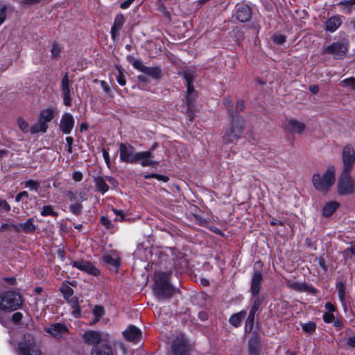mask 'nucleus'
I'll list each match as a JSON object with an SVG mask.
<instances>
[{"mask_svg": "<svg viewBox=\"0 0 355 355\" xmlns=\"http://www.w3.org/2000/svg\"><path fill=\"white\" fill-rule=\"evenodd\" d=\"M245 108V103L243 100H239L236 102V109L238 112L243 111Z\"/></svg>", "mask_w": 355, "mask_h": 355, "instance_id": "nucleus-63", "label": "nucleus"}, {"mask_svg": "<svg viewBox=\"0 0 355 355\" xmlns=\"http://www.w3.org/2000/svg\"><path fill=\"white\" fill-rule=\"evenodd\" d=\"M62 47L59 44H53L51 49V57L53 58H58L61 52Z\"/></svg>", "mask_w": 355, "mask_h": 355, "instance_id": "nucleus-43", "label": "nucleus"}, {"mask_svg": "<svg viewBox=\"0 0 355 355\" xmlns=\"http://www.w3.org/2000/svg\"><path fill=\"white\" fill-rule=\"evenodd\" d=\"M76 192L77 194L78 201L79 203H81L82 202L87 200V192L86 191L82 190Z\"/></svg>", "mask_w": 355, "mask_h": 355, "instance_id": "nucleus-47", "label": "nucleus"}, {"mask_svg": "<svg viewBox=\"0 0 355 355\" xmlns=\"http://www.w3.org/2000/svg\"><path fill=\"white\" fill-rule=\"evenodd\" d=\"M23 315L20 312H16L12 315V320L14 322H19L22 319Z\"/></svg>", "mask_w": 355, "mask_h": 355, "instance_id": "nucleus-57", "label": "nucleus"}, {"mask_svg": "<svg viewBox=\"0 0 355 355\" xmlns=\"http://www.w3.org/2000/svg\"><path fill=\"white\" fill-rule=\"evenodd\" d=\"M17 226V224L14 223H3L0 226V231H14V227Z\"/></svg>", "mask_w": 355, "mask_h": 355, "instance_id": "nucleus-50", "label": "nucleus"}, {"mask_svg": "<svg viewBox=\"0 0 355 355\" xmlns=\"http://www.w3.org/2000/svg\"><path fill=\"white\" fill-rule=\"evenodd\" d=\"M45 331L53 337L60 338L64 336L68 333V328L63 323L56 322L45 327Z\"/></svg>", "mask_w": 355, "mask_h": 355, "instance_id": "nucleus-14", "label": "nucleus"}, {"mask_svg": "<svg viewBox=\"0 0 355 355\" xmlns=\"http://www.w3.org/2000/svg\"><path fill=\"white\" fill-rule=\"evenodd\" d=\"M25 187L31 190L37 191L40 187V184L37 182L30 180L25 182Z\"/></svg>", "mask_w": 355, "mask_h": 355, "instance_id": "nucleus-45", "label": "nucleus"}, {"mask_svg": "<svg viewBox=\"0 0 355 355\" xmlns=\"http://www.w3.org/2000/svg\"><path fill=\"white\" fill-rule=\"evenodd\" d=\"M347 343L351 347H355V335L349 337L347 340Z\"/></svg>", "mask_w": 355, "mask_h": 355, "instance_id": "nucleus-64", "label": "nucleus"}, {"mask_svg": "<svg viewBox=\"0 0 355 355\" xmlns=\"http://www.w3.org/2000/svg\"><path fill=\"white\" fill-rule=\"evenodd\" d=\"M7 6H3L0 9V26L6 21L7 17Z\"/></svg>", "mask_w": 355, "mask_h": 355, "instance_id": "nucleus-48", "label": "nucleus"}, {"mask_svg": "<svg viewBox=\"0 0 355 355\" xmlns=\"http://www.w3.org/2000/svg\"><path fill=\"white\" fill-rule=\"evenodd\" d=\"M69 302L73 308V314L76 317L78 316L80 313V309L78 306V299L76 297H71V300L69 299Z\"/></svg>", "mask_w": 355, "mask_h": 355, "instance_id": "nucleus-41", "label": "nucleus"}, {"mask_svg": "<svg viewBox=\"0 0 355 355\" xmlns=\"http://www.w3.org/2000/svg\"><path fill=\"white\" fill-rule=\"evenodd\" d=\"M335 316L333 313H325L323 315V320L327 323H331L334 321Z\"/></svg>", "mask_w": 355, "mask_h": 355, "instance_id": "nucleus-52", "label": "nucleus"}, {"mask_svg": "<svg viewBox=\"0 0 355 355\" xmlns=\"http://www.w3.org/2000/svg\"><path fill=\"white\" fill-rule=\"evenodd\" d=\"M125 23V18L123 14H117L114 18V24L111 28V36L115 40L119 35V31Z\"/></svg>", "mask_w": 355, "mask_h": 355, "instance_id": "nucleus-24", "label": "nucleus"}, {"mask_svg": "<svg viewBox=\"0 0 355 355\" xmlns=\"http://www.w3.org/2000/svg\"><path fill=\"white\" fill-rule=\"evenodd\" d=\"M196 98V94L187 95L186 96V104L187 110L186 114L189 118L190 121H193L195 117L196 107L194 105V101Z\"/></svg>", "mask_w": 355, "mask_h": 355, "instance_id": "nucleus-25", "label": "nucleus"}, {"mask_svg": "<svg viewBox=\"0 0 355 355\" xmlns=\"http://www.w3.org/2000/svg\"><path fill=\"white\" fill-rule=\"evenodd\" d=\"M104 309L101 306H95L93 309V314L94 315V322H97L100 318L104 315Z\"/></svg>", "mask_w": 355, "mask_h": 355, "instance_id": "nucleus-38", "label": "nucleus"}, {"mask_svg": "<svg viewBox=\"0 0 355 355\" xmlns=\"http://www.w3.org/2000/svg\"><path fill=\"white\" fill-rule=\"evenodd\" d=\"M188 351L187 342L183 338L177 339L172 345V353L173 355H186Z\"/></svg>", "mask_w": 355, "mask_h": 355, "instance_id": "nucleus-19", "label": "nucleus"}, {"mask_svg": "<svg viewBox=\"0 0 355 355\" xmlns=\"http://www.w3.org/2000/svg\"><path fill=\"white\" fill-rule=\"evenodd\" d=\"M60 291L63 293L64 298L67 300H69V297H72L73 293V289L66 284H63L60 287Z\"/></svg>", "mask_w": 355, "mask_h": 355, "instance_id": "nucleus-40", "label": "nucleus"}, {"mask_svg": "<svg viewBox=\"0 0 355 355\" xmlns=\"http://www.w3.org/2000/svg\"><path fill=\"white\" fill-rule=\"evenodd\" d=\"M261 300L259 297H257L253 302L246 322V325L249 326L250 329L253 327L255 313L261 306Z\"/></svg>", "mask_w": 355, "mask_h": 355, "instance_id": "nucleus-26", "label": "nucleus"}, {"mask_svg": "<svg viewBox=\"0 0 355 355\" xmlns=\"http://www.w3.org/2000/svg\"><path fill=\"white\" fill-rule=\"evenodd\" d=\"M288 286L290 288L300 292L305 291L306 288L304 284L297 282L290 283Z\"/></svg>", "mask_w": 355, "mask_h": 355, "instance_id": "nucleus-46", "label": "nucleus"}, {"mask_svg": "<svg viewBox=\"0 0 355 355\" xmlns=\"http://www.w3.org/2000/svg\"><path fill=\"white\" fill-rule=\"evenodd\" d=\"M302 328L306 333H312L316 329V325L313 322H309L302 324Z\"/></svg>", "mask_w": 355, "mask_h": 355, "instance_id": "nucleus-44", "label": "nucleus"}, {"mask_svg": "<svg viewBox=\"0 0 355 355\" xmlns=\"http://www.w3.org/2000/svg\"><path fill=\"white\" fill-rule=\"evenodd\" d=\"M17 123L19 127V128L23 132H28L30 131L31 128H29V125L28 122L23 118L19 117L17 119Z\"/></svg>", "mask_w": 355, "mask_h": 355, "instance_id": "nucleus-37", "label": "nucleus"}, {"mask_svg": "<svg viewBox=\"0 0 355 355\" xmlns=\"http://www.w3.org/2000/svg\"><path fill=\"white\" fill-rule=\"evenodd\" d=\"M138 162H139L143 167L154 166L157 164V162L154 160L152 150L137 152L136 163Z\"/></svg>", "mask_w": 355, "mask_h": 355, "instance_id": "nucleus-13", "label": "nucleus"}, {"mask_svg": "<svg viewBox=\"0 0 355 355\" xmlns=\"http://www.w3.org/2000/svg\"><path fill=\"white\" fill-rule=\"evenodd\" d=\"M96 190L104 194L109 189V187L106 183V180L104 178L98 177L94 180Z\"/></svg>", "mask_w": 355, "mask_h": 355, "instance_id": "nucleus-30", "label": "nucleus"}, {"mask_svg": "<svg viewBox=\"0 0 355 355\" xmlns=\"http://www.w3.org/2000/svg\"><path fill=\"white\" fill-rule=\"evenodd\" d=\"M116 80L121 86H124L126 83L125 76L121 71H119V74L116 76Z\"/></svg>", "mask_w": 355, "mask_h": 355, "instance_id": "nucleus-53", "label": "nucleus"}, {"mask_svg": "<svg viewBox=\"0 0 355 355\" xmlns=\"http://www.w3.org/2000/svg\"><path fill=\"white\" fill-rule=\"evenodd\" d=\"M54 110L53 108H47L40 112L39 119L45 123L50 122L54 117Z\"/></svg>", "mask_w": 355, "mask_h": 355, "instance_id": "nucleus-31", "label": "nucleus"}, {"mask_svg": "<svg viewBox=\"0 0 355 355\" xmlns=\"http://www.w3.org/2000/svg\"><path fill=\"white\" fill-rule=\"evenodd\" d=\"M314 187L321 193H327L335 182V171L329 168L322 175L315 173L312 177Z\"/></svg>", "mask_w": 355, "mask_h": 355, "instance_id": "nucleus-3", "label": "nucleus"}, {"mask_svg": "<svg viewBox=\"0 0 355 355\" xmlns=\"http://www.w3.org/2000/svg\"><path fill=\"white\" fill-rule=\"evenodd\" d=\"M133 67L141 72L153 78H159L162 73V70L159 67H148L145 66L143 62L136 60L132 63Z\"/></svg>", "mask_w": 355, "mask_h": 355, "instance_id": "nucleus-12", "label": "nucleus"}, {"mask_svg": "<svg viewBox=\"0 0 355 355\" xmlns=\"http://www.w3.org/2000/svg\"><path fill=\"white\" fill-rule=\"evenodd\" d=\"M47 128V123L39 119L38 122L31 128L30 132L31 134H36L40 132H46Z\"/></svg>", "mask_w": 355, "mask_h": 355, "instance_id": "nucleus-32", "label": "nucleus"}, {"mask_svg": "<svg viewBox=\"0 0 355 355\" xmlns=\"http://www.w3.org/2000/svg\"><path fill=\"white\" fill-rule=\"evenodd\" d=\"M28 193L27 191H21L20 193H19L16 197H15V201L16 202H19L21 199H23L24 198H28Z\"/></svg>", "mask_w": 355, "mask_h": 355, "instance_id": "nucleus-59", "label": "nucleus"}, {"mask_svg": "<svg viewBox=\"0 0 355 355\" xmlns=\"http://www.w3.org/2000/svg\"><path fill=\"white\" fill-rule=\"evenodd\" d=\"M60 88L64 104L67 107L71 106L72 98L71 96L70 82L69 80L68 73H65L63 76Z\"/></svg>", "mask_w": 355, "mask_h": 355, "instance_id": "nucleus-15", "label": "nucleus"}, {"mask_svg": "<svg viewBox=\"0 0 355 355\" xmlns=\"http://www.w3.org/2000/svg\"><path fill=\"white\" fill-rule=\"evenodd\" d=\"M0 208H2L6 211H9L10 210V206L5 200L0 199Z\"/></svg>", "mask_w": 355, "mask_h": 355, "instance_id": "nucleus-58", "label": "nucleus"}, {"mask_svg": "<svg viewBox=\"0 0 355 355\" xmlns=\"http://www.w3.org/2000/svg\"><path fill=\"white\" fill-rule=\"evenodd\" d=\"M249 355H259V345L256 338H252L248 343Z\"/></svg>", "mask_w": 355, "mask_h": 355, "instance_id": "nucleus-33", "label": "nucleus"}, {"mask_svg": "<svg viewBox=\"0 0 355 355\" xmlns=\"http://www.w3.org/2000/svg\"><path fill=\"white\" fill-rule=\"evenodd\" d=\"M66 141H67V150L69 153H71L73 139L71 137H67Z\"/></svg>", "mask_w": 355, "mask_h": 355, "instance_id": "nucleus-56", "label": "nucleus"}, {"mask_svg": "<svg viewBox=\"0 0 355 355\" xmlns=\"http://www.w3.org/2000/svg\"><path fill=\"white\" fill-rule=\"evenodd\" d=\"M22 305L20 295L12 291H8L0 295V309L4 311H14Z\"/></svg>", "mask_w": 355, "mask_h": 355, "instance_id": "nucleus-4", "label": "nucleus"}, {"mask_svg": "<svg viewBox=\"0 0 355 355\" xmlns=\"http://www.w3.org/2000/svg\"><path fill=\"white\" fill-rule=\"evenodd\" d=\"M336 290L338 293V297L343 305L345 306V284L343 282H339L336 284Z\"/></svg>", "mask_w": 355, "mask_h": 355, "instance_id": "nucleus-34", "label": "nucleus"}, {"mask_svg": "<svg viewBox=\"0 0 355 355\" xmlns=\"http://www.w3.org/2000/svg\"><path fill=\"white\" fill-rule=\"evenodd\" d=\"M272 40L277 44H282L286 42V37L283 35H275L272 37Z\"/></svg>", "mask_w": 355, "mask_h": 355, "instance_id": "nucleus-51", "label": "nucleus"}, {"mask_svg": "<svg viewBox=\"0 0 355 355\" xmlns=\"http://www.w3.org/2000/svg\"><path fill=\"white\" fill-rule=\"evenodd\" d=\"M340 85L344 87H350L352 89H355V78L351 77L343 80Z\"/></svg>", "mask_w": 355, "mask_h": 355, "instance_id": "nucleus-39", "label": "nucleus"}, {"mask_svg": "<svg viewBox=\"0 0 355 355\" xmlns=\"http://www.w3.org/2000/svg\"><path fill=\"white\" fill-rule=\"evenodd\" d=\"M183 76L184 80H186L187 84H192L194 80V75L191 71H184L183 73Z\"/></svg>", "mask_w": 355, "mask_h": 355, "instance_id": "nucleus-49", "label": "nucleus"}, {"mask_svg": "<svg viewBox=\"0 0 355 355\" xmlns=\"http://www.w3.org/2000/svg\"><path fill=\"white\" fill-rule=\"evenodd\" d=\"M101 221L103 225L107 227V228L112 227V224L110 220H108L106 217L102 216L101 218Z\"/></svg>", "mask_w": 355, "mask_h": 355, "instance_id": "nucleus-60", "label": "nucleus"}, {"mask_svg": "<svg viewBox=\"0 0 355 355\" xmlns=\"http://www.w3.org/2000/svg\"><path fill=\"white\" fill-rule=\"evenodd\" d=\"M236 17L241 22L248 21L251 18V10L250 7L246 5L237 6Z\"/></svg>", "mask_w": 355, "mask_h": 355, "instance_id": "nucleus-23", "label": "nucleus"}, {"mask_svg": "<svg viewBox=\"0 0 355 355\" xmlns=\"http://www.w3.org/2000/svg\"><path fill=\"white\" fill-rule=\"evenodd\" d=\"M73 179L76 182H80L83 179V174L80 171H75L73 173Z\"/></svg>", "mask_w": 355, "mask_h": 355, "instance_id": "nucleus-61", "label": "nucleus"}, {"mask_svg": "<svg viewBox=\"0 0 355 355\" xmlns=\"http://www.w3.org/2000/svg\"><path fill=\"white\" fill-rule=\"evenodd\" d=\"M73 116L69 113H64L60 121V129L63 134H69L74 126Z\"/></svg>", "mask_w": 355, "mask_h": 355, "instance_id": "nucleus-17", "label": "nucleus"}, {"mask_svg": "<svg viewBox=\"0 0 355 355\" xmlns=\"http://www.w3.org/2000/svg\"><path fill=\"white\" fill-rule=\"evenodd\" d=\"M71 265L94 276H97L100 274L98 269L89 261H72Z\"/></svg>", "mask_w": 355, "mask_h": 355, "instance_id": "nucleus-16", "label": "nucleus"}, {"mask_svg": "<svg viewBox=\"0 0 355 355\" xmlns=\"http://www.w3.org/2000/svg\"><path fill=\"white\" fill-rule=\"evenodd\" d=\"M339 203L336 201H330L326 203L322 209V215L329 217L338 208Z\"/></svg>", "mask_w": 355, "mask_h": 355, "instance_id": "nucleus-28", "label": "nucleus"}, {"mask_svg": "<svg viewBox=\"0 0 355 355\" xmlns=\"http://www.w3.org/2000/svg\"><path fill=\"white\" fill-rule=\"evenodd\" d=\"M281 126L284 131L288 134L302 135L306 129L304 123L294 118L286 119Z\"/></svg>", "mask_w": 355, "mask_h": 355, "instance_id": "nucleus-6", "label": "nucleus"}, {"mask_svg": "<svg viewBox=\"0 0 355 355\" xmlns=\"http://www.w3.org/2000/svg\"><path fill=\"white\" fill-rule=\"evenodd\" d=\"M84 343L89 345L98 346V345L101 341H107L110 338V335L107 333H103L100 331L89 330L85 331L82 336Z\"/></svg>", "mask_w": 355, "mask_h": 355, "instance_id": "nucleus-8", "label": "nucleus"}, {"mask_svg": "<svg viewBox=\"0 0 355 355\" xmlns=\"http://www.w3.org/2000/svg\"><path fill=\"white\" fill-rule=\"evenodd\" d=\"M123 335L127 340L137 343L140 339L141 332L135 326L130 325L123 332Z\"/></svg>", "mask_w": 355, "mask_h": 355, "instance_id": "nucleus-22", "label": "nucleus"}, {"mask_svg": "<svg viewBox=\"0 0 355 355\" xmlns=\"http://www.w3.org/2000/svg\"><path fill=\"white\" fill-rule=\"evenodd\" d=\"M40 214L42 216H52L56 217L58 216V213L53 210L51 205H44L42 209Z\"/></svg>", "mask_w": 355, "mask_h": 355, "instance_id": "nucleus-36", "label": "nucleus"}, {"mask_svg": "<svg viewBox=\"0 0 355 355\" xmlns=\"http://www.w3.org/2000/svg\"><path fill=\"white\" fill-rule=\"evenodd\" d=\"M153 291L159 300L171 297L174 292V288L169 284V274L160 272L156 275Z\"/></svg>", "mask_w": 355, "mask_h": 355, "instance_id": "nucleus-1", "label": "nucleus"}, {"mask_svg": "<svg viewBox=\"0 0 355 355\" xmlns=\"http://www.w3.org/2000/svg\"><path fill=\"white\" fill-rule=\"evenodd\" d=\"M67 196L73 203L78 202L76 192L68 191Z\"/></svg>", "mask_w": 355, "mask_h": 355, "instance_id": "nucleus-54", "label": "nucleus"}, {"mask_svg": "<svg viewBox=\"0 0 355 355\" xmlns=\"http://www.w3.org/2000/svg\"><path fill=\"white\" fill-rule=\"evenodd\" d=\"M245 315L246 311H241L236 313H234L230 318L229 322L232 326L235 327H239L241 324V321L245 317Z\"/></svg>", "mask_w": 355, "mask_h": 355, "instance_id": "nucleus-29", "label": "nucleus"}, {"mask_svg": "<svg viewBox=\"0 0 355 355\" xmlns=\"http://www.w3.org/2000/svg\"><path fill=\"white\" fill-rule=\"evenodd\" d=\"M119 153L121 162L127 164H136L137 152L132 145L124 143L119 144Z\"/></svg>", "mask_w": 355, "mask_h": 355, "instance_id": "nucleus-7", "label": "nucleus"}, {"mask_svg": "<svg viewBox=\"0 0 355 355\" xmlns=\"http://www.w3.org/2000/svg\"><path fill=\"white\" fill-rule=\"evenodd\" d=\"M135 1V0H126L121 3L120 7L122 9H127Z\"/></svg>", "mask_w": 355, "mask_h": 355, "instance_id": "nucleus-62", "label": "nucleus"}, {"mask_svg": "<svg viewBox=\"0 0 355 355\" xmlns=\"http://www.w3.org/2000/svg\"><path fill=\"white\" fill-rule=\"evenodd\" d=\"M343 19L340 15H334L327 19L324 24V30L327 32H335L342 24Z\"/></svg>", "mask_w": 355, "mask_h": 355, "instance_id": "nucleus-21", "label": "nucleus"}, {"mask_svg": "<svg viewBox=\"0 0 355 355\" xmlns=\"http://www.w3.org/2000/svg\"><path fill=\"white\" fill-rule=\"evenodd\" d=\"M103 261L111 266L117 268L119 266V259L117 256L107 254L105 255L103 258Z\"/></svg>", "mask_w": 355, "mask_h": 355, "instance_id": "nucleus-35", "label": "nucleus"}, {"mask_svg": "<svg viewBox=\"0 0 355 355\" xmlns=\"http://www.w3.org/2000/svg\"><path fill=\"white\" fill-rule=\"evenodd\" d=\"M232 121L230 126L223 133V141L225 143H232L241 137L244 130V120L238 115L233 116L230 113Z\"/></svg>", "mask_w": 355, "mask_h": 355, "instance_id": "nucleus-2", "label": "nucleus"}, {"mask_svg": "<svg viewBox=\"0 0 355 355\" xmlns=\"http://www.w3.org/2000/svg\"><path fill=\"white\" fill-rule=\"evenodd\" d=\"M83 209V206L81 203L76 202L72 203L69 206V210L75 215L78 216L81 214Z\"/></svg>", "mask_w": 355, "mask_h": 355, "instance_id": "nucleus-42", "label": "nucleus"}, {"mask_svg": "<svg viewBox=\"0 0 355 355\" xmlns=\"http://www.w3.org/2000/svg\"><path fill=\"white\" fill-rule=\"evenodd\" d=\"M351 171H342L338 182V193L341 196L355 194V181L350 175Z\"/></svg>", "mask_w": 355, "mask_h": 355, "instance_id": "nucleus-5", "label": "nucleus"}, {"mask_svg": "<svg viewBox=\"0 0 355 355\" xmlns=\"http://www.w3.org/2000/svg\"><path fill=\"white\" fill-rule=\"evenodd\" d=\"M19 355H41L38 346L33 337L28 336L27 341L19 345Z\"/></svg>", "mask_w": 355, "mask_h": 355, "instance_id": "nucleus-11", "label": "nucleus"}, {"mask_svg": "<svg viewBox=\"0 0 355 355\" xmlns=\"http://www.w3.org/2000/svg\"><path fill=\"white\" fill-rule=\"evenodd\" d=\"M342 161L343 164L342 171H352L355 164V150L352 145L347 144L343 148Z\"/></svg>", "mask_w": 355, "mask_h": 355, "instance_id": "nucleus-9", "label": "nucleus"}, {"mask_svg": "<svg viewBox=\"0 0 355 355\" xmlns=\"http://www.w3.org/2000/svg\"><path fill=\"white\" fill-rule=\"evenodd\" d=\"M37 228V225L34 223V218H30L26 222L17 223V226L14 227V232L17 233L32 234Z\"/></svg>", "mask_w": 355, "mask_h": 355, "instance_id": "nucleus-18", "label": "nucleus"}, {"mask_svg": "<svg viewBox=\"0 0 355 355\" xmlns=\"http://www.w3.org/2000/svg\"><path fill=\"white\" fill-rule=\"evenodd\" d=\"M92 355H112V349L108 345H103L93 347Z\"/></svg>", "mask_w": 355, "mask_h": 355, "instance_id": "nucleus-27", "label": "nucleus"}, {"mask_svg": "<svg viewBox=\"0 0 355 355\" xmlns=\"http://www.w3.org/2000/svg\"><path fill=\"white\" fill-rule=\"evenodd\" d=\"M112 211H113V213L117 216H119L120 217V221H122V220H125V214L123 213V211L121 210H118V209H116L114 208H112Z\"/></svg>", "mask_w": 355, "mask_h": 355, "instance_id": "nucleus-55", "label": "nucleus"}, {"mask_svg": "<svg viewBox=\"0 0 355 355\" xmlns=\"http://www.w3.org/2000/svg\"><path fill=\"white\" fill-rule=\"evenodd\" d=\"M263 281V276L259 271H255L252 276L250 291L252 296L256 297L260 291L261 284Z\"/></svg>", "mask_w": 355, "mask_h": 355, "instance_id": "nucleus-20", "label": "nucleus"}, {"mask_svg": "<svg viewBox=\"0 0 355 355\" xmlns=\"http://www.w3.org/2000/svg\"><path fill=\"white\" fill-rule=\"evenodd\" d=\"M347 50V42H336L326 47L324 52L332 55L335 59H341L345 55Z\"/></svg>", "mask_w": 355, "mask_h": 355, "instance_id": "nucleus-10", "label": "nucleus"}]
</instances>
